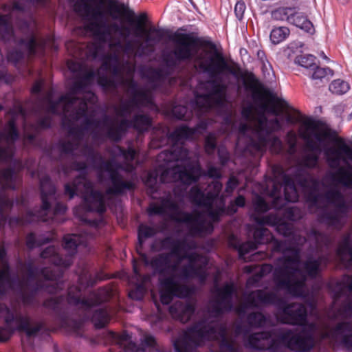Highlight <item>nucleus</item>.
Segmentation results:
<instances>
[{"mask_svg":"<svg viewBox=\"0 0 352 352\" xmlns=\"http://www.w3.org/2000/svg\"><path fill=\"white\" fill-rule=\"evenodd\" d=\"M194 305L190 302L178 300L170 307L169 311L172 317L180 322H188L194 313Z\"/></svg>","mask_w":352,"mask_h":352,"instance_id":"4be33fe9","label":"nucleus"},{"mask_svg":"<svg viewBox=\"0 0 352 352\" xmlns=\"http://www.w3.org/2000/svg\"><path fill=\"white\" fill-rule=\"evenodd\" d=\"M170 40L173 44L171 53L176 60H193L195 65L210 77H217L230 71V67L221 53L207 50L199 52L197 39L192 34L177 31L171 34Z\"/></svg>","mask_w":352,"mask_h":352,"instance_id":"9d476101","label":"nucleus"},{"mask_svg":"<svg viewBox=\"0 0 352 352\" xmlns=\"http://www.w3.org/2000/svg\"><path fill=\"white\" fill-rule=\"evenodd\" d=\"M218 155L221 164L224 165L229 160V153L228 152L223 148H219L218 150Z\"/></svg>","mask_w":352,"mask_h":352,"instance_id":"a18cd8bd","label":"nucleus"},{"mask_svg":"<svg viewBox=\"0 0 352 352\" xmlns=\"http://www.w3.org/2000/svg\"><path fill=\"white\" fill-rule=\"evenodd\" d=\"M245 10V5L243 1H238L234 7V12L239 19L243 18Z\"/></svg>","mask_w":352,"mask_h":352,"instance_id":"c03bdc74","label":"nucleus"},{"mask_svg":"<svg viewBox=\"0 0 352 352\" xmlns=\"http://www.w3.org/2000/svg\"><path fill=\"white\" fill-rule=\"evenodd\" d=\"M261 109L262 111L260 112L258 114H263V113L265 115V112L267 109V104L266 103H262L261 104Z\"/></svg>","mask_w":352,"mask_h":352,"instance_id":"864d4df0","label":"nucleus"},{"mask_svg":"<svg viewBox=\"0 0 352 352\" xmlns=\"http://www.w3.org/2000/svg\"><path fill=\"white\" fill-rule=\"evenodd\" d=\"M164 243L170 244V252L157 255L152 259L151 265L160 274L161 302L167 305L175 296L182 298L190 295V290L186 284L188 278H196L201 283L206 280L208 259L206 256L190 252L197 247L193 239L168 238Z\"/></svg>","mask_w":352,"mask_h":352,"instance_id":"0eeeda50","label":"nucleus"},{"mask_svg":"<svg viewBox=\"0 0 352 352\" xmlns=\"http://www.w3.org/2000/svg\"><path fill=\"white\" fill-rule=\"evenodd\" d=\"M215 282L208 307L213 319L203 320L183 332L173 342L175 352H243L236 337L229 336L226 325L219 321L224 311L232 309V297L238 296L236 288L233 283L219 287L217 277Z\"/></svg>","mask_w":352,"mask_h":352,"instance_id":"423d86ee","label":"nucleus"},{"mask_svg":"<svg viewBox=\"0 0 352 352\" xmlns=\"http://www.w3.org/2000/svg\"><path fill=\"white\" fill-rule=\"evenodd\" d=\"M51 120L49 116H46L39 120L38 122V127L39 128H47L50 126Z\"/></svg>","mask_w":352,"mask_h":352,"instance_id":"09e8293b","label":"nucleus"},{"mask_svg":"<svg viewBox=\"0 0 352 352\" xmlns=\"http://www.w3.org/2000/svg\"><path fill=\"white\" fill-rule=\"evenodd\" d=\"M34 139V135L33 133H30L25 132L24 134V140L26 142L31 143Z\"/></svg>","mask_w":352,"mask_h":352,"instance_id":"603ef678","label":"nucleus"},{"mask_svg":"<svg viewBox=\"0 0 352 352\" xmlns=\"http://www.w3.org/2000/svg\"><path fill=\"white\" fill-rule=\"evenodd\" d=\"M289 23L292 24L307 32H311L314 30V27L311 22L307 19V16L303 13L297 10L294 8V14L289 18Z\"/></svg>","mask_w":352,"mask_h":352,"instance_id":"a878e982","label":"nucleus"},{"mask_svg":"<svg viewBox=\"0 0 352 352\" xmlns=\"http://www.w3.org/2000/svg\"><path fill=\"white\" fill-rule=\"evenodd\" d=\"M3 10L8 11L9 14H0V40L5 42L13 41L16 43V38L12 29V17L23 15L22 8L19 3H14L12 6L5 5Z\"/></svg>","mask_w":352,"mask_h":352,"instance_id":"6ab92c4d","label":"nucleus"},{"mask_svg":"<svg viewBox=\"0 0 352 352\" xmlns=\"http://www.w3.org/2000/svg\"><path fill=\"white\" fill-rule=\"evenodd\" d=\"M90 236L79 235L76 234H67L63 239V248L67 254L65 258H62L55 246H49L41 253V258L48 259L50 262L56 266L68 267L72 263V256L76 252L78 245H86Z\"/></svg>","mask_w":352,"mask_h":352,"instance_id":"2eb2a0df","label":"nucleus"},{"mask_svg":"<svg viewBox=\"0 0 352 352\" xmlns=\"http://www.w3.org/2000/svg\"><path fill=\"white\" fill-rule=\"evenodd\" d=\"M92 322L97 328L104 327L110 320V314L107 309H96L91 318Z\"/></svg>","mask_w":352,"mask_h":352,"instance_id":"cd10ccee","label":"nucleus"},{"mask_svg":"<svg viewBox=\"0 0 352 352\" xmlns=\"http://www.w3.org/2000/svg\"><path fill=\"white\" fill-rule=\"evenodd\" d=\"M336 255L345 267L352 270V241L349 234L345 235L340 242Z\"/></svg>","mask_w":352,"mask_h":352,"instance_id":"5701e85b","label":"nucleus"},{"mask_svg":"<svg viewBox=\"0 0 352 352\" xmlns=\"http://www.w3.org/2000/svg\"><path fill=\"white\" fill-rule=\"evenodd\" d=\"M349 83L340 79L333 80L329 85L330 91L338 95L346 93L349 90Z\"/></svg>","mask_w":352,"mask_h":352,"instance_id":"7c9ffc66","label":"nucleus"},{"mask_svg":"<svg viewBox=\"0 0 352 352\" xmlns=\"http://www.w3.org/2000/svg\"><path fill=\"white\" fill-rule=\"evenodd\" d=\"M157 232V230L155 228L148 226L146 225L141 224L139 226L138 228V243L136 246L137 252L140 254L141 256L143 261L146 265H148L149 263L148 258H147L146 255L144 254H142L141 252L142 251V247L143 242L146 239L153 236L155 235Z\"/></svg>","mask_w":352,"mask_h":352,"instance_id":"b1692460","label":"nucleus"},{"mask_svg":"<svg viewBox=\"0 0 352 352\" xmlns=\"http://www.w3.org/2000/svg\"><path fill=\"white\" fill-rule=\"evenodd\" d=\"M142 343L144 347L148 349V352H161L155 338L149 334H145L143 336Z\"/></svg>","mask_w":352,"mask_h":352,"instance_id":"4c0bfd02","label":"nucleus"},{"mask_svg":"<svg viewBox=\"0 0 352 352\" xmlns=\"http://www.w3.org/2000/svg\"><path fill=\"white\" fill-rule=\"evenodd\" d=\"M14 120L8 121L2 132L0 133V160L8 161L14 153V142L18 138Z\"/></svg>","mask_w":352,"mask_h":352,"instance_id":"aec40b11","label":"nucleus"},{"mask_svg":"<svg viewBox=\"0 0 352 352\" xmlns=\"http://www.w3.org/2000/svg\"><path fill=\"white\" fill-rule=\"evenodd\" d=\"M334 317L342 321L330 328L319 317L312 323L307 322V310L301 303L283 306L277 318L283 323L302 327L297 334L292 330L283 329L272 338L270 332L250 335L248 347L257 350L278 352L285 346L296 352H309L316 341L327 340L334 346L352 352V276H344L334 288Z\"/></svg>","mask_w":352,"mask_h":352,"instance_id":"7ed1b4c3","label":"nucleus"},{"mask_svg":"<svg viewBox=\"0 0 352 352\" xmlns=\"http://www.w3.org/2000/svg\"><path fill=\"white\" fill-rule=\"evenodd\" d=\"M216 147V136L214 133L207 135L205 140V150L208 154H212Z\"/></svg>","mask_w":352,"mask_h":352,"instance_id":"ea45409f","label":"nucleus"},{"mask_svg":"<svg viewBox=\"0 0 352 352\" xmlns=\"http://www.w3.org/2000/svg\"><path fill=\"white\" fill-rule=\"evenodd\" d=\"M129 296L131 298H134L136 300H140L143 296V288L141 286L138 287L137 291H132L129 293Z\"/></svg>","mask_w":352,"mask_h":352,"instance_id":"de8ad7c7","label":"nucleus"},{"mask_svg":"<svg viewBox=\"0 0 352 352\" xmlns=\"http://www.w3.org/2000/svg\"><path fill=\"white\" fill-rule=\"evenodd\" d=\"M270 112L275 116L278 115V111L274 107L270 109Z\"/></svg>","mask_w":352,"mask_h":352,"instance_id":"6e6d98bb","label":"nucleus"},{"mask_svg":"<svg viewBox=\"0 0 352 352\" xmlns=\"http://www.w3.org/2000/svg\"><path fill=\"white\" fill-rule=\"evenodd\" d=\"M268 304L280 305L282 300L274 292L256 290L245 296L244 302L235 308V311L239 316L242 317L245 315L248 307H257Z\"/></svg>","mask_w":352,"mask_h":352,"instance_id":"f3484780","label":"nucleus"},{"mask_svg":"<svg viewBox=\"0 0 352 352\" xmlns=\"http://www.w3.org/2000/svg\"><path fill=\"white\" fill-rule=\"evenodd\" d=\"M43 80H38L36 81L32 88V92L33 94H38L41 91L43 86Z\"/></svg>","mask_w":352,"mask_h":352,"instance_id":"8fccbe9b","label":"nucleus"},{"mask_svg":"<svg viewBox=\"0 0 352 352\" xmlns=\"http://www.w3.org/2000/svg\"><path fill=\"white\" fill-rule=\"evenodd\" d=\"M63 171H64V173H66V174L68 173L67 168H64V169H63Z\"/></svg>","mask_w":352,"mask_h":352,"instance_id":"0e129e2a","label":"nucleus"},{"mask_svg":"<svg viewBox=\"0 0 352 352\" xmlns=\"http://www.w3.org/2000/svg\"><path fill=\"white\" fill-rule=\"evenodd\" d=\"M112 295L111 288L104 287L91 293L87 298H81L80 290L76 286H72L68 289L67 300L69 305L87 311L95 305L109 300Z\"/></svg>","mask_w":352,"mask_h":352,"instance_id":"dca6fc26","label":"nucleus"},{"mask_svg":"<svg viewBox=\"0 0 352 352\" xmlns=\"http://www.w3.org/2000/svg\"><path fill=\"white\" fill-rule=\"evenodd\" d=\"M52 47H53L54 49H56V50L57 49V47H56V46H55L54 43H52Z\"/></svg>","mask_w":352,"mask_h":352,"instance_id":"69168bd1","label":"nucleus"},{"mask_svg":"<svg viewBox=\"0 0 352 352\" xmlns=\"http://www.w3.org/2000/svg\"><path fill=\"white\" fill-rule=\"evenodd\" d=\"M5 74H6V73L4 71L0 70V79L3 78L5 76Z\"/></svg>","mask_w":352,"mask_h":352,"instance_id":"052dcab7","label":"nucleus"},{"mask_svg":"<svg viewBox=\"0 0 352 352\" xmlns=\"http://www.w3.org/2000/svg\"><path fill=\"white\" fill-rule=\"evenodd\" d=\"M3 109V107L0 105V111Z\"/></svg>","mask_w":352,"mask_h":352,"instance_id":"774afa93","label":"nucleus"},{"mask_svg":"<svg viewBox=\"0 0 352 352\" xmlns=\"http://www.w3.org/2000/svg\"><path fill=\"white\" fill-rule=\"evenodd\" d=\"M206 175L211 178L219 179L221 177V173L220 168L214 166L212 164L209 163L207 165V172Z\"/></svg>","mask_w":352,"mask_h":352,"instance_id":"79ce46f5","label":"nucleus"},{"mask_svg":"<svg viewBox=\"0 0 352 352\" xmlns=\"http://www.w3.org/2000/svg\"><path fill=\"white\" fill-rule=\"evenodd\" d=\"M45 0H36V2L40 4L44 3Z\"/></svg>","mask_w":352,"mask_h":352,"instance_id":"680f3d73","label":"nucleus"},{"mask_svg":"<svg viewBox=\"0 0 352 352\" xmlns=\"http://www.w3.org/2000/svg\"><path fill=\"white\" fill-rule=\"evenodd\" d=\"M226 87L214 80L201 82L195 96V109L200 116L214 107L221 105L226 98Z\"/></svg>","mask_w":352,"mask_h":352,"instance_id":"4468645a","label":"nucleus"},{"mask_svg":"<svg viewBox=\"0 0 352 352\" xmlns=\"http://www.w3.org/2000/svg\"><path fill=\"white\" fill-rule=\"evenodd\" d=\"M3 60V56L2 54L0 52V62Z\"/></svg>","mask_w":352,"mask_h":352,"instance_id":"e2e57ef3","label":"nucleus"},{"mask_svg":"<svg viewBox=\"0 0 352 352\" xmlns=\"http://www.w3.org/2000/svg\"><path fill=\"white\" fill-rule=\"evenodd\" d=\"M316 57L311 54H302L297 56L295 58V63L306 69H314L316 63Z\"/></svg>","mask_w":352,"mask_h":352,"instance_id":"473e14b6","label":"nucleus"},{"mask_svg":"<svg viewBox=\"0 0 352 352\" xmlns=\"http://www.w3.org/2000/svg\"><path fill=\"white\" fill-rule=\"evenodd\" d=\"M19 181V176L13 170L10 168L0 170V186L2 189H14Z\"/></svg>","mask_w":352,"mask_h":352,"instance_id":"393cba45","label":"nucleus"},{"mask_svg":"<svg viewBox=\"0 0 352 352\" xmlns=\"http://www.w3.org/2000/svg\"><path fill=\"white\" fill-rule=\"evenodd\" d=\"M314 73L312 74L311 78L314 80H322L324 78H329V77H331L333 75V72L331 69L327 67V68H322L320 67H317L315 65L314 68L313 69Z\"/></svg>","mask_w":352,"mask_h":352,"instance_id":"72a5a7b5","label":"nucleus"},{"mask_svg":"<svg viewBox=\"0 0 352 352\" xmlns=\"http://www.w3.org/2000/svg\"><path fill=\"white\" fill-rule=\"evenodd\" d=\"M319 56H320L321 58H324V59H325V60H329V58H327V56L325 55V54L324 53V52H320L319 53Z\"/></svg>","mask_w":352,"mask_h":352,"instance_id":"4d7b16f0","label":"nucleus"},{"mask_svg":"<svg viewBox=\"0 0 352 352\" xmlns=\"http://www.w3.org/2000/svg\"><path fill=\"white\" fill-rule=\"evenodd\" d=\"M172 113L174 117L180 120H188L190 117V113L185 106L175 105L172 109Z\"/></svg>","mask_w":352,"mask_h":352,"instance_id":"58836bf2","label":"nucleus"},{"mask_svg":"<svg viewBox=\"0 0 352 352\" xmlns=\"http://www.w3.org/2000/svg\"><path fill=\"white\" fill-rule=\"evenodd\" d=\"M13 206V201L8 198L4 192L0 191V228L6 221L7 213Z\"/></svg>","mask_w":352,"mask_h":352,"instance_id":"bb28decb","label":"nucleus"},{"mask_svg":"<svg viewBox=\"0 0 352 352\" xmlns=\"http://www.w3.org/2000/svg\"><path fill=\"white\" fill-rule=\"evenodd\" d=\"M211 120H201L195 128H189L185 125L177 127L170 137L175 142V145L170 151H164L157 157L160 164L157 170L147 174L145 184L151 192L157 190L158 180L161 183L180 182L182 184H190L198 179L201 175V169L197 160H192L188 151L182 144L187 139L195 138L203 133Z\"/></svg>","mask_w":352,"mask_h":352,"instance_id":"6e6552de","label":"nucleus"},{"mask_svg":"<svg viewBox=\"0 0 352 352\" xmlns=\"http://www.w3.org/2000/svg\"><path fill=\"white\" fill-rule=\"evenodd\" d=\"M107 339L112 343L118 345L120 352H146L145 349L137 348L132 342L131 337L126 332L118 335L113 332L107 333Z\"/></svg>","mask_w":352,"mask_h":352,"instance_id":"412c9836","label":"nucleus"},{"mask_svg":"<svg viewBox=\"0 0 352 352\" xmlns=\"http://www.w3.org/2000/svg\"><path fill=\"white\" fill-rule=\"evenodd\" d=\"M290 30L285 26L277 27L272 29L270 34V40L274 44H278L285 41L289 35Z\"/></svg>","mask_w":352,"mask_h":352,"instance_id":"c85d7f7f","label":"nucleus"},{"mask_svg":"<svg viewBox=\"0 0 352 352\" xmlns=\"http://www.w3.org/2000/svg\"><path fill=\"white\" fill-rule=\"evenodd\" d=\"M206 195L198 187L193 186L190 190V198L192 203L206 208L208 218L204 212L194 210L192 212H179L177 203L170 195L163 198L160 204H151L148 209L150 215L168 214L177 217V220L184 223L188 234L192 236H203L213 231V223L218 221L225 212V200L219 196L222 184L214 181L208 185Z\"/></svg>","mask_w":352,"mask_h":352,"instance_id":"1a4fd4ad","label":"nucleus"},{"mask_svg":"<svg viewBox=\"0 0 352 352\" xmlns=\"http://www.w3.org/2000/svg\"><path fill=\"white\" fill-rule=\"evenodd\" d=\"M245 200L243 196L239 195L236 199L234 200V203H232L228 208V213H235L236 212V206L239 207H243L245 206Z\"/></svg>","mask_w":352,"mask_h":352,"instance_id":"a19ab883","label":"nucleus"},{"mask_svg":"<svg viewBox=\"0 0 352 352\" xmlns=\"http://www.w3.org/2000/svg\"><path fill=\"white\" fill-rule=\"evenodd\" d=\"M17 25L24 34V37L19 41V47L24 52L12 51L8 54V60L14 63L19 62L26 53L28 56L41 54L44 48L51 43L50 39L44 40L38 38L33 31V25L27 21H17Z\"/></svg>","mask_w":352,"mask_h":352,"instance_id":"ddd939ff","label":"nucleus"},{"mask_svg":"<svg viewBox=\"0 0 352 352\" xmlns=\"http://www.w3.org/2000/svg\"><path fill=\"white\" fill-rule=\"evenodd\" d=\"M272 270V266L270 264H264L263 265L260 269L259 272L255 274L254 276H252L248 280V285H252L257 282L259 281L260 278L265 275L267 274L268 273L271 272Z\"/></svg>","mask_w":352,"mask_h":352,"instance_id":"f704fd0d","label":"nucleus"},{"mask_svg":"<svg viewBox=\"0 0 352 352\" xmlns=\"http://www.w3.org/2000/svg\"><path fill=\"white\" fill-rule=\"evenodd\" d=\"M253 206L256 214L254 220L260 226L268 225L276 226V230L285 236H290L289 241L274 239L270 231L264 228H256L254 231L253 241H248L239 245L238 251L240 258L245 259V254L257 248L256 243H273V250L283 253L277 259L276 267L274 271V282L276 292L284 290L294 296H305L307 294L305 280L307 276L315 277L329 261L328 255L321 254L323 248L328 249L333 241L329 236L318 232L313 229L308 234V239L314 241L315 248L312 250L314 255H309L307 261L300 262V247L305 243V237L294 232L293 225L286 222L284 219L296 221L300 218L299 210L296 208H287L284 212L276 211L266 216H260V213L266 212L269 206L265 201L258 195L253 199Z\"/></svg>","mask_w":352,"mask_h":352,"instance_id":"f03ea898","label":"nucleus"},{"mask_svg":"<svg viewBox=\"0 0 352 352\" xmlns=\"http://www.w3.org/2000/svg\"><path fill=\"white\" fill-rule=\"evenodd\" d=\"M318 160L317 155L307 153L302 157L300 166L289 168L287 173L281 166H272L273 178L267 186L268 193L273 197L272 207L280 209L286 201H297L298 194L295 186V183H297L305 193L310 210L316 208L320 221L328 226L340 229L345 222L348 212V206L343 196L335 188L327 190L323 195L320 194L319 182L308 175L302 167L314 168L317 165Z\"/></svg>","mask_w":352,"mask_h":352,"instance_id":"20e7f679","label":"nucleus"},{"mask_svg":"<svg viewBox=\"0 0 352 352\" xmlns=\"http://www.w3.org/2000/svg\"><path fill=\"white\" fill-rule=\"evenodd\" d=\"M257 254H254V255H253V256H254V257H257V256H258V255H257Z\"/></svg>","mask_w":352,"mask_h":352,"instance_id":"338daca9","label":"nucleus"},{"mask_svg":"<svg viewBox=\"0 0 352 352\" xmlns=\"http://www.w3.org/2000/svg\"><path fill=\"white\" fill-rule=\"evenodd\" d=\"M59 277V273L48 268L38 271L32 261H29L26 263H20L18 274L12 278L6 250L0 245V296L8 289H13L19 293L25 305H32L40 289L56 293L62 289L63 283L58 280ZM0 318H3L6 323V327H0L1 342L8 340L16 329L24 331L28 336H32L41 328L38 323L32 325L30 317L17 314L16 311H11L2 304H0Z\"/></svg>","mask_w":352,"mask_h":352,"instance_id":"39448f33","label":"nucleus"},{"mask_svg":"<svg viewBox=\"0 0 352 352\" xmlns=\"http://www.w3.org/2000/svg\"><path fill=\"white\" fill-rule=\"evenodd\" d=\"M81 323L80 322H76L74 325V329L77 330L80 328Z\"/></svg>","mask_w":352,"mask_h":352,"instance_id":"13d9d810","label":"nucleus"},{"mask_svg":"<svg viewBox=\"0 0 352 352\" xmlns=\"http://www.w3.org/2000/svg\"><path fill=\"white\" fill-rule=\"evenodd\" d=\"M257 56L258 58L261 60L264 61L265 59V53L263 51H258L257 52Z\"/></svg>","mask_w":352,"mask_h":352,"instance_id":"5fc2aeb1","label":"nucleus"},{"mask_svg":"<svg viewBox=\"0 0 352 352\" xmlns=\"http://www.w3.org/2000/svg\"><path fill=\"white\" fill-rule=\"evenodd\" d=\"M294 14V8L280 7L278 8L271 12L272 18L276 21H289L290 16Z\"/></svg>","mask_w":352,"mask_h":352,"instance_id":"c756f323","label":"nucleus"},{"mask_svg":"<svg viewBox=\"0 0 352 352\" xmlns=\"http://www.w3.org/2000/svg\"><path fill=\"white\" fill-rule=\"evenodd\" d=\"M241 116L245 122H241L239 128V137L236 146L243 147V143L246 142L250 136L254 135V131L257 128V122L259 118L265 115H256L254 107L252 103H249L242 107Z\"/></svg>","mask_w":352,"mask_h":352,"instance_id":"a211bd4d","label":"nucleus"},{"mask_svg":"<svg viewBox=\"0 0 352 352\" xmlns=\"http://www.w3.org/2000/svg\"><path fill=\"white\" fill-rule=\"evenodd\" d=\"M226 124L228 126H232V122L230 118L226 119Z\"/></svg>","mask_w":352,"mask_h":352,"instance_id":"bf43d9fd","label":"nucleus"},{"mask_svg":"<svg viewBox=\"0 0 352 352\" xmlns=\"http://www.w3.org/2000/svg\"><path fill=\"white\" fill-rule=\"evenodd\" d=\"M133 272L138 281L142 280V283H144L149 278L148 276L142 277L135 265H133Z\"/></svg>","mask_w":352,"mask_h":352,"instance_id":"3c124183","label":"nucleus"},{"mask_svg":"<svg viewBox=\"0 0 352 352\" xmlns=\"http://www.w3.org/2000/svg\"><path fill=\"white\" fill-rule=\"evenodd\" d=\"M285 141L288 144L287 153L292 156L296 151L297 136L294 131H290L286 135Z\"/></svg>","mask_w":352,"mask_h":352,"instance_id":"e433bc0d","label":"nucleus"},{"mask_svg":"<svg viewBox=\"0 0 352 352\" xmlns=\"http://www.w3.org/2000/svg\"><path fill=\"white\" fill-rule=\"evenodd\" d=\"M281 128V124L277 118L269 120L266 116H262L257 122L254 135L243 143L244 150L250 153H263L269 147L272 153H280L283 150L282 141L276 136H272L271 133Z\"/></svg>","mask_w":352,"mask_h":352,"instance_id":"9b49d317","label":"nucleus"},{"mask_svg":"<svg viewBox=\"0 0 352 352\" xmlns=\"http://www.w3.org/2000/svg\"><path fill=\"white\" fill-rule=\"evenodd\" d=\"M74 8L80 15L93 19L87 28L98 40L86 46V57L96 58L102 55V46L106 43L109 46L110 54L104 57L100 71L110 73L111 76H99V85L107 89L122 87L129 98L121 100L119 104L114 106L116 118L104 115L98 120L94 107L96 96L91 90L95 72L85 64L70 60L67 67L75 79L69 91L55 102L51 89L40 105L48 113L63 114V126L67 132H125L130 127L139 132L148 130L151 125V118L141 113L140 108L153 105L151 89L161 87V69H148V84L140 87L133 79L135 63L129 58L153 52L161 41V30L151 28L145 32L146 15L140 14L134 34L140 36V32H144L145 37L144 42H136V50L131 41L122 43L130 35L128 27L98 20L106 14L114 20L126 19L133 22L134 12L127 5L118 0H78Z\"/></svg>","mask_w":352,"mask_h":352,"instance_id":"f257e3e1","label":"nucleus"},{"mask_svg":"<svg viewBox=\"0 0 352 352\" xmlns=\"http://www.w3.org/2000/svg\"><path fill=\"white\" fill-rule=\"evenodd\" d=\"M52 239V238H50L48 236H36L34 234L30 233L26 238V244L29 248L32 249L41 246L43 244L49 242Z\"/></svg>","mask_w":352,"mask_h":352,"instance_id":"2f4dec72","label":"nucleus"},{"mask_svg":"<svg viewBox=\"0 0 352 352\" xmlns=\"http://www.w3.org/2000/svg\"><path fill=\"white\" fill-rule=\"evenodd\" d=\"M41 192L42 206L38 210L27 212L25 218H16L10 220V224H25L34 221L36 219L47 221L54 219L56 216L63 214L67 210V206L60 202L56 204L53 210H51L52 202L56 200V190L48 176L38 175Z\"/></svg>","mask_w":352,"mask_h":352,"instance_id":"f8f14e48","label":"nucleus"},{"mask_svg":"<svg viewBox=\"0 0 352 352\" xmlns=\"http://www.w3.org/2000/svg\"><path fill=\"white\" fill-rule=\"evenodd\" d=\"M238 184L239 182L237 179L233 176L230 177L226 184V192L228 193H232Z\"/></svg>","mask_w":352,"mask_h":352,"instance_id":"37998d69","label":"nucleus"},{"mask_svg":"<svg viewBox=\"0 0 352 352\" xmlns=\"http://www.w3.org/2000/svg\"><path fill=\"white\" fill-rule=\"evenodd\" d=\"M248 322L252 327H260L265 324L266 318L261 313L255 312L248 316Z\"/></svg>","mask_w":352,"mask_h":352,"instance_id":"c9c22d12","label":"nucleus"},{"mask_svg":"<svg viewBox=\"0 0 352 352\" xmlns=\"http://www.w3.org/2000/svg\"><path fill=\"white\" fill-rule=\"evenodd\" d=\"M60 303V300L59 299L56 298H50L44 302V306L47 307H50L52 309H56L58 307V304Z\"/></svg>","mask_w":352,"mask_h":352,"instance_id":"49530a36","label":"nucleus"}]
</instances>
